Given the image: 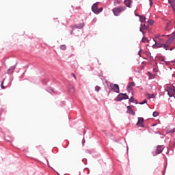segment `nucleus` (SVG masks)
<instances>
[{"mask_svg":"<svg viewBox=\"0 0 175 175\" xmlns=\"http://www.w3.org/2000/svg\"><path fill=\"white\" fill-rule=\"evenodd\" d=\"M155 43L154 44L152 45L153 49H158L159 47H163V49H165V50H170V49L169 48V46L170 45V40H167L165 44H163L161 42H157V41H155V40H154Z\"/></svg>","mask_w":175,"mask_h":175,"instance_id":"f257e3e1","label":"nucleus"},{"mask_svg":"<svg viewBox=\"0 0 175 175\" xmlns=\"http://www.w3.org/2000/svg\"><path fill=\"white\" fill-rule=\"evenodd\" d=\"M126 7L125 6H120V7H118V8H114L112 11L113 14H115L116 16H120V13H121L122 12H124V10H126Z\"/></svg>","mask_w":175,"mask_h":175,"instance_id":"f03ea898","label":"nucleus"},{"mask_svg":"<svg viewBox=\"0 0 175 175\" xmlns=\"http://www.w3.org/2000/svg\"><path fill=\"white\" fill-rule=\"evenodd\" d=\"M123 99H129V96H128L126 94L120 93L115 98V100L116 102H121Z\"/></svg>","mask_w":175,"mask_h":175,"instance_id":"7ed1b4c3","label":"nucleus"},{"mask_svg":"<svg viewBox=\"0 0 175 175\" xmlns=\"http://www.w3.org/2000/svg\"><path fill=\"white\" fill-rule=\"evenodd\" d=\"M92 10L94 13H95V14H99V13L103 10V8L98 9V3H96L92 6Z\"/></svg>","mask_w":175,"mask_h":175,"instance_id":"20e7f679","label":"nucleus"},{"mask_svg":"<svg viewBox=\"0 0 175 175\" xmlns=\"http://www.w3.org/2000/svg\"><path fill=\"white\" fill-rule=\"evenodd\" d=\"M163 148H165V146H158L156 151L152 152L153 157H156V155H158V154H161L163 151Z\"/></svg>","mask_w":175,"mask_h":175,"instance_id":"39448f33","label":"nucleus"},{"mask_svg":"<svg viewBox=\"0 0 175 175\" xmlns=\"http://www.w3.org/2000/svg\"><path fill=\"white\" fill-rule=\"evenodd\" d=\"M111 88L112 91L116 92L117 94H120V87L117 84H111Z\"/></svg>","mask_w":175,"mask_h":175,"instance_id":"423d86ee","label":"nucleus"},{"mask_svg":"<svg viewBox=\"0 0 175 175\" xmlns=\"http://www.w3.org/2000/svg\"><path fill=\"white\" fill-rule=\"evenodd\" d=\"M144 119L143 118H138V121L137 122V126L139 128H144Z\"/></svg>","mask_w":175,"mask_h":175,"instance_id":"0eeeda50","label":"nucleus"},{"mask_svg":"<svg viewBox=\"0 0 175 175\" xmlns=\"http://www.w3.org/2000/svg\"><path fill=\"white\" fill-rule=\"evenodd\" d=\"M167 94L169 96L172 97L174 95V86H170L167 89Z\"/></svg>","mask_w":175,"mask_h":175,"instance_id":"6e6552de","label":"nucleus"},{"mask_svg":"<svg viewBox=\"0 0 175 175\" xmlns=\"http://www.w3.org/2000/svg\"><path fill=\"white\" fill-rule=\"evenodd\" d=\"M83 27H84V23H82L79 25H75L72 27V29H76V28H77L78 29H81V28H83Z\"/></svg>","mask_w":175,"mask_h":175,"instance_id":"1a4fd4ad","label":"nucleus"},{"mask_svg":"<svg viewBox=\"0 0 175 175\" xmlns=\"http://www.w3.org/2000/svg\"><path fill=\"white\" fill-rule=\"evenodd\" d=\"M148 29V27L146 25V24H142L141 27L139 29L140 32H143V31H147Z\"/></svg>","mask_w":175,"mask_h":175,"instance_id":"9d476101","label":"nucleus"},{"mask_svg":"<svg viewBox=\"0 0 175 175\" xmlns=\"http://www.w3.org/2000/svg\"><path fill=\"white\" fill-rule=\"evenodd\" d=\"M127 113L129 114H131V116H135V112L133 111V109H132L131 106H127Z\"/></svg>","mask_w":175,"mask_h":175,"instance_id":"9b49d317","label":"nucleus"},{"mask_svg":"<svg viewBox=\"0 0 175 175\" xmlns=\"http://www.w3.org/2000/svg\"><path fill=\"white\" fill-rule=\"evenodd\" d=\"M124 5L127 6V8H131V5H132V1L131 0H124Z\"/></svg>","mask_w":175,"mask_h":175,"instance_id":"f8f14e48","label":"nucleus"},{"mask_svg":"<svg viewBox=\"0 0 175 175\" xmlns=\"http://www.w3.org/2000/svg\"><path fill=\"white\" fill-rule=\"evenodd\" d=\"M133 87H135V82H131L130 83V84L128 85L127 88L129 90H132V88H133Z\"/></svg>","mask_w":175,"mask_h":175,"instance_id":"ddd939ff","label":"nucleus"},{"mask_svg":"<svg viewBox=\"0 0 175 175\" xmlns=\"http://www.w3.org/2000/svg\"><path fill=\"white\" fill-rule=\"evenodd\" d=\"M141 23H146V16H139Z\"/></svg>","mask_w":175,"mask_h":175,"instance_id":"4468645a","label":"nucleus"},{"mask_svg":"<svg viewBox=\"0 0 175 175\" xmlns=\"http://www.w3.org/2000/svg\"><path fill=\"white\" fill-rule=\"evenodd\" d=\"M142 40L143 43H146V42H147V43H148V42H150V40H148V38H146L145 36H144Z\"/></svg>","mask_w":175,"mask_h":175,"instance_id":"2eb2a0df","label":"nucleus"},{"mask_svg":"<svg viewBox=\"0 0 175 175\" xmlns=\"http://www.w3.org/2000/svg\"><path fill=\"white\" fill-rule=\"evenodd\" d=\"M159 59L160 62H163L162 64H165V65H167V62H165V59L163 57H159Z\"/></svg>","mask_w":175,"mask_h":175,"instance_id":"dca6fc26","label":"nucleus"},{"mask_svg":"<svg viewBox=\"0 0 175 175\" xmlns=\"http://www.w3.org/2000/svg\"><path fill=\"white\" fill-rule=\"evenodd\" d=\"M129 102L133 103H137V101L133 97H131V98H129Z\"/></svg>","mask_w":175,"mask_h":175,"instance_id":"f3484780","label":"nucleus"},{"mask_svg":"<svg viewBox=\"0 0 175 175\" xmlns=\"http://www.w3.org/2000/svg\"><path fill=\"white\" fill-rule=\"evenodd\" d=\"M120 3H121V1H120V0H115L113 5L114 6H117V5H120Z\"/></svg>","mask_w":175,"mask_h":175,"instance_id":"a211bd4d","label":"nucleus"},{"mask_svg":"<svg viewBox=\"0 0 175 175\" xmlns=\"http://www.w3.org/2000/svg\"><path fill=\"white\" fill-rule=\"evenodd\" d=\"M69 92H70L71 94H73L75 92V88H73V86H72L70 89H69Z\"/></svg>","mask_w":175,"mask_h":175,"instance_id":"6ab92c4d","label":"nucleus"},{"mask_svg":"<svg viewBox=\"0 0 175 175\" xmlns=\"http://www.w3.org/2000/svg\"><path fill=\"white\" fill-rule=\"evenodd\" d=\"M152 116H153V117H158V116H159V112L154 111V112H153Z\"/></svg>","mask_w":175,"mask_h":175,"instance_id":"aec40b11","label":"nucleus"},{"mask_svg":"<svg viewBox=\"0 0 175 175\" xmlns=\"http://www.w3.org/2000/svg\"><path fill=\"white\" fill-rule=\"evenodd\" d=\"M148 24H150V25H154V20L152 19L149 20Z\"/></svg>","mask_w":175,"mask_h":175,"instance_id":"412c9836","label":"nucleus"},{"mask_svg":"<svg viewBox=\"0 0 175 175\" xmlns=\"http://www.w3.org/2000/svg\"><path fill=\"white\" fill-rule=\"evenodd\" d=\"M95 91H96V92H99V91H100V87L96 86L95 87Z\"/></svg>","mask_w":175,"mask_h":175,"instance_id":"4be33fe9","label":"nucleus"},{"mask_svg":"<svg viewBox=\"0 0 175 175\" xmlns=\"http://www.w3.org/2000/svg\"><path fill=\"white\" fill-rule=\"evenodd\" d=\"M147 96L148 97L149 99H151L154 98V94H147Z\"/></svg>","mask_w":175,"mask_h":175,"instance_id":"5701e85b","label":"nucleus"},{"mask_svg":"<svg viewBox=\"0 0 175 175\" xmlns=\"http://www.w3.org/2000/svg\"><path fill=\"white\" fill-rule=\"evenodd\" d=\"M61 50H66V45H62L60 46Z\"/></svg>","mask_w":175,"mask_h":175,"instance_id":"b1692460","label":"nucleus"},{"mask_svg":"<svg viewBox=\"0 0 175 175\" xmlns=\"http://www.w3.org/2000/svg\"><path fill=\"white\" fill-rule=\"evenodd\" d=\"M144 103H147V100H144L143 102L139 103V105H144Z\"/></svg>","mask_w":175,"mask_h":175,"instance_id":"393cba45","label":"nucleus"},{"mask_svg":"<svg viewBox=\"0 0 175 175\" xmlns=\"http://www.w3.org/2000/svg\"><path fill=\"white\" fill-rule=\"evenodd\" d=\"M15 69H16V66H12L10 69H9L8 70H14Z\"/></svg>","mask_w":175,"mask_h":175,"instance_id":"a878e982","label":"nucleus"},{"mask_svg":"<svg viewBox=\"0 0 175 175\" xmlns=\"http://www.w3.org/2000/svg\"><path fill=\"white\" fill-rule=\"evenodd\" d=\"M72 76H73L75 80H77V78L76 77V75L75 73H72Z\"/></svg>","mask_w":175,"mask_h":175,"instance_id":"bb28decb","label":"nucleus"},{"mask_svg":"<svg viewBox=\"0 0 175 175\" xmlns=\"http://www.w3.org/2000/svg\"><path fill=\"white\" fill-rule=\"evenodd\" d=\"M5 81V79H3V81H2L1 83V88H3V90H4L5 87H3V82Z\"/></svg>","mask_w":175,"mask_h":175,"instance_id":"cd10ccee","label":"nucleus"},{"mask_svg":"<svg viewBox=\"0 0 175 175\" xmlns=\"http://www.w3.org/2000/svg\"><path fill=\"white\" fill-rule=\"evenodd\" d=\"M150 6H152V0H149Z\"/></svg>","mask_w":175,"mask_h":175,"instance_id":"c85d7f7f","label":"nucleus"},{"mask_svg":"<svg viewBox=\"0 0 175 175\" xmlns=\"http://www.w3.org/2000/svg\"><path fill=\"white\" fill-rule=\"evenodd\" d=\"M169 25H170V23H167V26L165 27V29H167V27H169Z\"/></svg>","mask_w":175,"mask_h":175,"instance_id":"c756f323","label":"nucleus"},{"mask_svg":"<svg viewBox=\"0 0 175 175\" xmlns=\"http://www.w3.org/2000/svg\"><path fill=\"white\" fill-rule=\"evenodd\" d=\"M141 32H142L144 36V35H146V32H144V30H142V31H141Z\"/></svg>","mask_w":175,"mask_h":175,"instance_id":"7c9ffc66","label":"nucleus"},{"mask_svg":"<svg viewBox=\"0 0 175 175\" xmlns=\"http://www.w3.org/2000/svg\"><path fill=\"white\" fill-rule=\"evenodd\" d=\"M71 33H73V31H71Z\"/></svg>","mask_w":175,"mask_h":175,"instance_id":"2f4dec72","label":"nucleus"},{"mask_svg":"<svg viewBox=\"0 0 175 175\" xmlns=\"http://www.w3.org/2000/svg\"><path fill=\"white\" fill-rule=\"evenodd\" d=\"M139 57H140V53H139Z\"/></svg>","mask_w":175,"mask_h":175,"instance_id":"473e14b6","label":"nucleus"},{"mask_svg":"<svg viewBox=\"0 0 175 175\" xmlns=\"http://www.w3.org/2000/svg\"><path fill=\"white\" fill-rule=\"evenodd\" d=\"M153 126H155V124H153Z\"/></svg>","mask_w":175,"mask_h":175,"instance_id":"72a5a7b5","label":"nucleus"},{"mask_svg":"<svg viewBox=\"0 0 175 175\" xmlns=\"http://www.w3.org/2000/svg\"><path fill=\"white\" fill-rule=\"evenodd\" d=\"M169 1V2H170V0H168Z\"/></svg>","mask_w":175,"mask_h":175,"instance_id":"f704fd0d","label":"nucleus"}]
</instances>
